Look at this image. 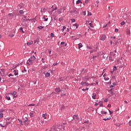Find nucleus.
Wrapping results in <instances>:
<instances>
[{
    "label": "nucleus",
    "instance_id": "1",
    "mask_svg": "<svg viewBox=\"0 0 131 131\" xmlns=\"http://www.w3.org/2000/svg\"><path fill=\"white\" fill-rule=\"evenodd\" d=\"M71 13H74L76 15H78L79 11L77 9H73V10L71 11Z\"/></svg>",
    "mask_w": 131,
    "mask_h": 131
},
{
    "label": "nucleus",
    "instance_id": "2",
    "mask_svg": "<svg viewBox=\"0 0 131 131\" xmlns=\"http://www.w3.org/2000/svg\"><path fill=\"white\" fill-rule=\"evenodd\" d=\"M32 59H30V58H29L27 62V64H28L29 66H30V65H32V64L33 63V62H32Z\"/></svg>",
    "mask_w": 131,
    "mask_h": 131
},
{
    "label": "nucleus",
    "instance_id": "3",
    "mask_svg": "<svg viewBox=\"0 0 131 131\" xmlns=\"http://www.w3.org/2000/svg\"><path fill=\"white\" fill-rule=\"evenodd\" d=\"M81 85L83 86H89V84L86 83V82H81Z\"/></svg>",
    "mask_w": 131,
    "mask_h": 131
},
{
    "label": "nucleus",
    "instance_id": "4",
    "mask_svg": "<svg viewBox=\"0 0 131 131\" xmlns=\"http://www.w3.org/2000/svg\"><path fill=\"white\" fill-rule=\"evenodd\" d=\"M126 33L127 34H128V35H130V29H129V28H127L126 29Z\"/></svg>",
    "mask_w": 131,
    "mask_h": 131
},
{
    "label": "nucleus",
    "instance_id": "5",
    "mask_svg": "<svg viewBox=\"0 0 131 131\" xmlns=\"http://www.w3.org/2000/svg\"><path fill=\"white\" fill-rule=\"evenodd\" d=\"M105 39H106V36L103 35L100 38V40H105Z\"/></svg>",
    "mask_w": 131,
    "mask_h": 131
},
{
    "label": "nucleus",
    "instance_id": "6",
    "mask_svg": "<svg viewBox=\"0 0 131 131\" xmlns=\"http://www.w3.org/2000/svg\"><path fill=\"white\" fill-rule=\"evenodd\" d=\"M110 55L111 56H113L114 58H116V54L115 53H114V52H111L110 53Z\"/></svg>",
    "mask_w": 131,
    "mask_h": 131
},
{
    "label": "nucleus",
    "instance_id": "7",
    "mask_svg": "<svg viewBox=\"0 0 131 131\" xmlns=\"http://www.w3.org/2000/svg\"><path fill=\"white\" fill-rule=\"evenodd\" d=\"M55 92H57V93H60L61 92V89L60 88H57L55 89Z\"/></svg>",
    "mask_w": 131,
    "mask_h": 131
},
{
    "label": "nucleus",
    "instance_id": "8",
    "mask_svg": "<svg viewBox=\"0 0 131 131\" xmlns=\"http://www.w3.org/2000/svg\"><path fill=\"white\" fill-rule=\"evenodd\" d=\"M25 21H27H27H30V19H29V18H27V19L22 18V19H21V21H22V22H25Z\"/></svg>",
    "mask_w": 131,
    "mask_h": 131
},
{
    "label": "nucleus",
    "instance_id": "9",
    "mask_svg": "<svg viewBox=\"0 0 131 131\" xmlns=\"http://www.w3.org/2000/svg\"><path fill=\"white\" fill-rule=\"evenodd\" d=\"M57 13L60 15L62 13V8H60L57 10Z\"/></svg>",
    "mask_w": 131,
    "mask_h": 131
},
{
    "label": "nucleus",
    "instance_id": "10",
    "mask_svg": "<svg viewBox=\"0 0 131 131\" xmlns=\"http://www.w3.org/2000/svg\"><path fill=\"white\" fill-rule=\"evenodd\" d=\"M50 75H51V74H50V73L47 72L45 74V77H49V76H50Z\"/></svg>",
    "mask_w": 131,
    "mask_h": 131
},
{
    "label": "nucleus",
    "instance_id": "11",
    "mask_svg": "<svg viewBox=\"0 0 131 131\" xmlns=\"http://www.w3.org/2000/svg\"><path fill=\"white\" fill-rule=\"evenodd\" d=\"M31 59H32V60L33 61H34V60H35V59H36V58L35 57V56L34 55H32V56L31 57Z\"/></svg>",
    "mask_w": 131,
    "mask_h": 131
},
{
    "label": "nucleus",
    "instance_id": "12",
    "mask_svg": "<svg viewBox=\"0 0 131 131\" xmlns=\"http://www.w3.org/2000/svg\"><path fill=\"white\" fill-rule=\"evenodd\" d=\"M96 97H97V95L95 93H93L92 98L94 99H96Z\"/></svg>",
    "mask_w": 131,
    "mask_h": 131
},
{
    "label": "nucleus",
    "instance_id": "13",
    "mask_svg": "<svg viewBox=\"0 0 131 131\" xmlns=\"http://www.w3.org/2000/svg\"><path fill=\"white\" fill-rule=\"evenodd\" d=\"M20 15H23L24 14V11L22 10L19 11Z\"/></svg>",
    "mask_w": 131,
    "mask_h": 131
},
{
    "label": "nucleus",
    "instance_id": "14",
    "mask_svg": "<svg viewBox=\"0 0 131 131\" xmlns=\"http://www.w3.org/2000/svg\"><path fill=\"white\" fill-rule=\"evenodd\" d=\"M78 4H82V2H81L80 0H78L76 2V4L78 5Z\"/></svg>",
    "mask_w": 131,
    "mask_h": 131
},
{
    "label": "nucleus",
    "instance_id": "15",
    "mask_svg": "<svg viewBox=\"0 0 131 131\" xmlns=\"http://www.w3.org/2000/svg\"><path fill=\"white\" fill-rule=\"evenodd\" d=\"M78 49H80L81 48H82V44L81 43H79L78 45Z\"/></svg>",
    "mask_w": 131,
    "mask_h": 131
},
{
    "label": "nucleus",
    "instance_id": "16",
    "mask_svg": "<svg viewBox=\"0 0 131 131\" xmlns=\"http://www.w3.org/2000/svg\"><path fill=\"white\" fill-rule=\"evenodd\" d=\"M13 72H14V75H15V76H16V75H18V73H17V71H16V70H14L13 71Z\"/></svg>",
    "mask_w": 131,
    "mask_h": 131
},
{
    "label": "nucleus",
    "instance_id": "17",
    "mask_svg": "<svg viewBox=\"0 0 131 131\" xmlns=\"http://www.w3.org/2000/svg\"><path fill=\"white\" fill-rule=\"evenodd\" d=\"M27 121H28V118L25 117V121H24V123H26V122H27Z\"/></svg>",
    "mask_w": 131,
    "mask_h": 131
},
{
    "label": "nucleus",
    "instance_id": "18",
    "mask_svg": "<svg viewBox=\"0 0 131 131\" xmlns=\"http://www.w3.org/2000/svg\"><path fill=\"white\" fill-rule=\"evenodd\" d=\"M19 29H20V32H21V33H24V31H23V27L20 28Z\"/></svg>",
    "mask_w": 131,
    "mask_h": 131
},
{
    "label": "nucleus",
    "instance_id": "19",
    "mask_svg": "<svg viewBox=\"0 0 131 131\" xmlns=\"http://www.w3.org/2000/svg\"><path fill=\"white\" fill-rule=\"evenodd\" d=\"M5 99L8 100V101H10V100H11V97H10V96H6Z\"/></svg>",
    "mask_w": 131,
    "mask_h": 131
},
{
    "label": "nucleus",
    "instance_id": "20",
    "mask_svg": "<svg viewBox=\"0 0 131 131\" xmlns=\"http://www.w3.org/2000/svg\"><path fill=\"white\" fill-rule=\"evenodd\" d=\"M73 26H75L76 28L77 29L78 28V26H79V25L77 24V23L75 24Z\"/></svg>",
    "mask_w": 131,
    "mask_h": 131
},
{
    "label": "nucleus",
    "instance_id": "21",
    "mask_svg": "<svg viewBox=\"0 0 131 131\" xmlns=\"http://www.w3.org/2000/svg\"><path fill=\"white\" fill-rule=\"evenodd\" d=\"M18 121H19V123L21 125H23V123L22 120H20V119H18Z\"/></svg>",
    "mask_w": 131,
    "mask_h": 131
},
{
    "label": "nucleus",
    "instance_id": "22",
    "mask_svg": "<svg viewBox=\"0 0 131 131\" xmlns=\"http://www.w3.org/2000/svg\"><path fill=\"white\" fill-rule=\"evenodd\" d=\"M118 40H120V38H119V37H118V40L115 41V45H117V43H118Z\"/></svg>",
    "mask_w": 131,
    "mask_h": 131
},
{
    "label": "nucleus",
    "instance_id": "23",
    "mask_svg": "<svg viewBox=\"0 0 131 131\" xmlns=\"http://www.w3.org/2000/svg\"><path fill=\"white\" fill-rule=\"evenodd\" d=\"M9 80H11V81H15V79L14 78L10 77L9 78Z\"/></svg>",
    "mask_w": 131,
    "mask_h": 131
},
{
    "label": "nucleus",
    "instance_id": "24",
    "mask_svg": "<svg viewBox=\"0 0 131 131\" xmlns=\"http://www.w3.org/2000/svg\"><path fill=\"white\" fill-rule=\"evenodd\" d=\"M17 94V92L16 91H14L12 93V96H15Z\"/></svg>",
    "mask_w": 131,
    "mask_h": 131
},
{
    "label": "nucleus",
    "instance_id": "25",
    "mask_svg": "<svg viewBox=\"0 0 131 131\" xmlns=\"http://www.w3.org/2000/svg\"><path fill=\"white\" fill-rule=\"evenodd\" d=\"M27 46H31L32 45V42H28L27 43Z\"/></svg>",
    "mask_w": 131,
    "mask_h": 131
},
{
    "label": "nucleus",
    "instance_id": "26",
    "mask_svg": "<svg viewBox=\"0 0 131 131\" xmlns=\"http://www.w3.org/2000/svg\"><path fill=\"white\" fill-rule=\"evenodd\" d=\"M42 117L44 118V119H47V117H46V114H42Z\"/></svg>",
    "mask_w": 131,
    "mask_h": 131
},
{
    "label": "nucleus",
    "instance_id": "27",
    "mask_svg": "<svg viewBox=\"0 0 131 131\" xmlns=\"http://www.w3.org/2000/svg\"><path fill=\"white\" fill-rule=\"evenodd\" d=\"M42 19H45V21H48L49 20L48 18H46V16H43Z\"/></svg>",
    "mask_w": 131,
    "mask_h": 131
},
{
    "label": "nucleus",
    "instance_id": "28",
    "mask_svg": "<svg viewBox=\"0 0 131 131\" xmlns=\"http://www.w3.org/2000/svg\"><path fill=\"white\" fill-rule=\"evenodd\" d=\"M4 117V114L0 113V118H3Z\"/></svg>",
    "mask_w": 131,
    "mask_h": 131
},
{
    "label": "nucleus",
    "instance_id": "29",
    "mask_svg": "<svg viewBox=\"0 0 131 131\" xmlns=\"http://www.w3.org/2000/svg\"><path fill=\"white\" fill-rule=\"evenodd\" d=\"M65 29H66V27L63 26L62 29H61V31L64 32V30H65Z\"/></svg>",
    "mask_w": 131,
    "mask_h": 131
},
{
    "label": "nucleus",
    "instance_id": "30",
    "mask_svg": "<svg viewBox=\"0 0 131 131\" xmlns=\"http://www.w3.org/2000/svg\"><path fill=\"white\" fill-rule=\"evenodd\" d=\"M101 114H107V112H104V111H102Z\"/></svg>",
    "mask_w": 131,
    "mask_h": 131
},
{
    "label": "nucleus",
    "instance_id": "31",
    "mask_svg": "<svg viewBox=\"0 0 131 131\" xmlns=\"http://www.w3.org/2000/svg\"><path fill=\"white\" fill-rule=\"evenodd\" d=\"M116 70H117V68H116V67L114 66L113 71H115Z\"/></svg>",
    "mask_w": 131,
    "mask_h": 131
},
{
    "label": "nucleus",
    "instance_id": "32",
    "mask_svg": "<svg viewBox=\"0 0 131 131\" xmlns=\"http://www.w3.org/2000/svg\"><path fill=\"white\" fill-rule=\"evenodd\" d=\"M125 24V22L124 21H123L121 23V25L123 26Z\"/></svg>",
    "mask_w": 131,
    "mask_h": 131
},
{
    "label": "nucleus",
    "instance_id": "33",
    "mask_svg": "<svg viewBox=\"0 0 131 131\" xmlns=\"http://www.w3.org/2000/svg\"><path fill=\"white\" fill-rule=\"evenodd\" d=\"M37 28H38V29H42V28H43V27H42V26H38L37 27Z\"/></svg>",
    "mask_w": 131,
    "mask_h": 131
},
{
    "label": "nucleus",
    "instance_id": "34",
    "mask_svg": "<svg viewBox=\"0 0 131 131\" xmlns=\"http://www.w3.org/2000/svg\"><path fill=\"white\" fill-rule=\"evenodd\" d=\"M14 34H12L9 35L10 37H14Z\"/></svg>",
    "mask_w": 131,
    "mask_h": 131
},
{
    "label": "nucleus",
    "instance_id": "35",
    "mask_svg": "<svg viewBox=\"0 0 131 131\" xmlns=\"http://www.w3.org/2000/svg\"><path fill=\"white\" fill-rule=\"evenodd\" d=\"M88 16H92V13H90V12H89V11H88Z\"/></svg>",
    "mask_w": 131,
    "mask_h": 131
},
{
    "label": "nucleus",
    "instance_id": "36",
    "mask_svg": "<svg viewBox=\"0 0 131 131\" xmlns=\"http://www.w3.org/2000/svg\"><path fill=\"white\" fill-rule=\"evenodd\" d=\"M9 124H11V122H6V126H8Z\"/></svg>",
    "mask_w": 131,
    "mask_h": 131
},
{
    "label": "nucleus",
    "instance_id": "37",
    "mask_svg": "<svg viewBox=\"0 0 131 131\" xmlns=\"http://www.w3.org/2000/svg\"><path fill=\"white\" fill-rule=\"evenodd\" d=\"M58 64H59V62H56L55 63H53V66H56V65H58Z\"/></svg>",
    "mask_w": 131,
    "mask_h": 131
},
{
    "label": "nucleus",
    "instance_id": "38",
    "mask_svg": "<svg viewBox=\"0 0 131 131\" xmlns=\"http://www.w3.org/2000/svg\"><path fill=\"white\" fill-rule=\"evenodd\" d=\"M71 20L72 23H73V22H75V19H74V18H72Z\"/></svg>",
    "mask_w": 131,
    "mask_h": 131
},
{
    "label": "nucleus",
    "instance_id": "39",
    "mask_svg": "<svg viewBox=\"0 0 131 131\" xmlns=\"http://www.w3.org/2000/svg\"><path fill=\"white\" fill-rule=\"evenodd\" d=\"M65 108V106H61V110H64V109Z\"/></svg>",
    "mask_w": 131,
    "mask_h": 131
},
{
    "label": "nucleus",
    "instance_id": "40",
    "mask_svg": "<svg viewBox=\"0 0 131 131\" xmlns=\"http://www.w3.org/2000/svg\"><path fill=\"white\" fill-rule=\"evenodd\" d=\"M55 10H57V7H55V8H53L52 9V12H54V11H55Z\"/></svg>",
    "mask_w": 131,
    "mask_h": 131
},
{
    "label": "nucleus",
    "instance_id": "41",
    "mask_svg": "<svg viewBox=\"0 0 131 131\" xmlns=\"http://www.w3.org/2000/svg\"><path fill=\"white\" fill-rule=\"evenodd\" d=\"M89 25L91 27H92V28L93 27V24H92V23H90L89 24Z\"/></svg>",
    "mask_w": 131,
    "mask_h": 131
},
{
    "label": "nucleus",
    "instance_id": "42",
    "mask_svg": "<svg viewBox=\"0 0 131 131\" xmlns=\"http://www.w3.org/2000/svg\"><path fill=\"white\" fill-rule=\"evenodd\" d=\"M109 60H110V61H113V60H112V56H110V57H109Z\"/></svg>",
    "mask_w": 131,
    "mask_h": 131
},
{
    "label": "nucleus",
    "instance_id": "43",
    "mask_svg": "<svg viewBox=\"0 0 131 131\" xmlns=\"http://www.w3.org/2000/svg\"><path fill=\"white\" fill-rule=\"evenodd\" d=\"M9 77H10V76H14V75H12V74H9L8 75Z\"/></svg>",
    "mask_w": 131,
    "mask_h": 131
},
{
    "label": "nucleus",
    "instance_id": "44",
    "mask_svg": "<svg viewBox=\"0 0 131 131\" xmlns=\"http://www.w3.org/2000/svg\"><path fill=\"white\" fill-rule=\"evenodd\" d=\"M51 37H54V34L53 33H51Z\"/></svg>",
    "mask_w": 131,
    "mask_h": 131
},
{
    "label": "nucleus",
    "instance_id": "45",
    "mask_svg": "<svg viewBox=\"0 0 131 131\" xmlns=\"http://www.w3.org/2000/svg\"><path fill=\"white\" fill-rule=\"evenodd\" d=\"M9 16H14V14H12V13H9L8 14Z\"/></svg>",
    "mask_w": 131,
    "mask_h": 131
},
{
    "label": "nucleus",
    "instance_id": "46",
    "mask_svg": "<svg viewBox=\"0 0 131 131\" xmlns=\"http://www.w3.org/2000/svg\"><path fill=\"white\" fill-rule=\"evenodd\" d=\"M104 103H106V102H108V99H105L104 100Z\"/></svg>",
    "mask_w": 131,
    "mask_h": 131
},
{
    "label": "nucleus",
    "instance_id": "47",
    "mask_svg": "<svg viewBox=\"0 0 131 131\" xmlns=\"http://www.w3.org/2000/svg\"><path fill=\"white\" fill-rule=\"evenodd\" d=\"M104 80H109V78H106V77H104Z\"/></svg>",
    "mask_w": 131,
    "mask_h": 131
},
{
    "label": "nucleus",
    "instance_id": "48",
    "mask_svg": "<svg viewBox=\"0 0 131 131\" xmlns=\"http://www.w3.org/2000/svg\"><path fill=\"white\" fill-rule=\"evenodd\" d=\"M86 13L85 12V11H83V15H84V16H85Z\"/></svg>",
    "mask_w": 131,
    "mask_h": 131
},
{
    "label": "nucleus",
    "instance_id": "49",
    "mask_svg": "<svg viewBox=\"0 0 131 131\" xmlns=\"http://www.w3.org/2000/svg\"><path fill=\"white\" fill-rule=\"evenodd\" d=\"M110 119H111V117L106 118V120H110Z\"/></svg>",
    "mask_w": 131,
    "mask_h": 131
},
{
    "label": "nucleus",
    "instance_id": "50",
    "mask_svg": "<svg viewBox=\"0 0 131 131\" xmlns=\"http://www.w3.org/2000/svg\"><path fill=\"white\" fill-rule=\"evenodd\" d=\"M83 123H86V124H88V123H89V121H84V122L83 123Z\"/></svg>",
    "mask_w": 131,
    "mask_h": 131
},
{
    "label": "nucleus",
    "instance_id": "51",
    "mask_svg": "<svg viewBox=\"0 0 131 131\" xmlns=\"http://www.w3.org/2000/svg\"><path fill=\"white\" fill-rule=\"evenodd\" d=\"M29 106H35V104H30L29 105Z\"/></svg>",
    "mask_w": 131,
    "mask_h": 131
},
{
    "label": "nucleus",
    "instance_id": "52",
    "mask_svg": "<svg viewBox=\"0 0 131 131\" xmlns=\"http://www.w3.org/2000/svg\"><path fill=\"white\" fill-rule=\"evenodd\" d=\"M114 92H113V91H112L111 92V95H112V96H113V95H114Z\"/></svg>",
    "mask_w": 131,
    "mask_h": 131
},
{
    "label": "nucleus",
    "instance_id": "53",
    "mask_svg": "<svg viewBox=\"0 0 131 131\" xmlns=\"http://www.w3.org/2000/svg\"><path fill=\"white\" fill-rule=\"evenodd\" d=\"M62 20H63V18H59V21H60V22H61V21H62Z\"/></svg>",
    "mask_w": 131,
    "mask_h": 131
},
{
    "label": "nucleus",
    "instance_id": "54",
    "mask_svg": "<svg viewBox=\"0 0 131 131\" xmlns=\"http://www.w3.org/2000/svg\"><path fill=\"white\" fill-rule=\"evenodd\" d=\"M87 49H89V50H92L91 47L89 46L87 47Z\"/></svg>",
    "mask_w": 131,
    "mask_h": 131
},
{
    "label": "nucleus",
    "instance_id": "55",
    "mask_svg": "<svg viewBox=\"0 0 131 131\" xmlns=\"http://www.w3.org/2000/svg\"><path fill=\"white\" fill-rule=\"evenodd\" d=\"M107 25H108V24L104 25V26H103V28H106V27H107Z\"/></svg>",
    "mask_w": 131,
    "mask_h": 131
},
{
    "label": "nucleus",
    "instance_id": "56",
    "mask_svg": "<svg viewBox=\"0 0 131 131\" xmlns=\"http://www.w3.org/2000/svg\"><path fill=\"white\" fill-rule=\"evenodd\" d=\"M64 80V78H60V81H63Z\"/></svg>",
    "mask_w": 131,
    "mask_h": 131
},
{
    "label": "nucleus",
    "instance_id": "57",
    "mask_svg": "<svg viewBox=\"0 0 131 131\" xmlns=\"http://www.w3.org/2000/svg\"><path fill=\"white\" fill-rule=\"evenodd\" d=\"M115 32H118V29H115Z\"/></svg>",
    "mask_w": 131,
    "mask_h": 131
},
{
    "label": "nucleus",
    "instance_id": "58",
    "mask_svg": "<svg viewBox=\"0 0 131 131\" xmlns=\"http://www.w3.org/2000/svg\"><path fill=\"white\" fill-rule=\"evenodd\" d=\"M0 126H1V127H5V126L3 125L1 123H0Z\"/></svg>",
    "mask_w": 131,
    "mask_h": 131
},
{
    "label": "nucleus",
    "instance_id": "59",
    "mask_svg": "<svg viewBox=\"0 0 131 131\" xmlns=\"http://www.w3.org/2000/svg\"><path fill=\"white\" fill-rule=\"evenodd\" d=\"M4 111H5V110H1L0 111V112H1V113H2V112H4Z\"/></svg>",
    "mask_w": 131,
    "mask_h": 131
},
{
    "label": "nucleus",
    "instance_id": "60",
    "mask_svg": "<svg viewBox=\"0 0 131 131\" xmlns=\"http://www.w3.org/2000/svg\"><path fill=\"white\" fill-rule=\"evenodd\" d=\"M128 124H129V125L130 126H131V121H129Z\"/></svg>",
    "mask_w": 131,
    "mask_h": 131
},
{
    "label": "nucleus",
    "instance_id": "61",
    "mask_svg": "<svg viewBox=\"0 0 131 131\" xmlns=\"http://www.w3.org/2000/svg\"><path fill=\"white\" fill-rule=\"evenodd\" d=\"M65 42H61L60 45H64Z\"/></svg>",
    "mask_w": 131,
    "mask_h": 131
},
{
    "label": "nucleus",
    "instance_id": "62",
    "mask_svg": "<svg viewBox=\"0 0 131 131\" xmlns=\"http://www.w3.org/2000/svg\"><path fill=\"white\" fill-rule=\"evenodd\" d=\"M79 120H80V121H81V120H82V118L80 117V118H79Z\"/></svg>",
    "mask_w": 131,
    "mask_h": 131
},
{
    "label": "nucleus",
    "instance_id": "63",
    "mask_svg": "<svg viewBox=\"0 0 131 131\" xmlns=\"http://www.w3.org/2000/svg\"><path fill=\"white\" fill-rule=\"evenodd\" d=\"M43 11L44 12H46V11H47V9L43 8Z\"/></svg>",
    "mask_w": 131,
    "mask_h": 131
},
{
    "label": "nucleus",
    "instance_id": "64",
    "mask_svg": "<svg viewBox=\"0 0 131 131\" xmlns=\"http://www.w3.org/2000/svg\"><path fill=\"white\" fill-rule=\"evenodd\" d=\"M22 16L24 17V18H27V16L26 15H23Z\"/></svg>",
    "mask_w": 131,
    "mask_h": 131
}]
</instances>
